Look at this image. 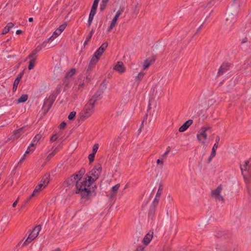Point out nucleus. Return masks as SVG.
Here are the masks:
<instances>
[{"label":"nucleus","instance_id":"obj_1","mask_svg":"<svg viewBox=\"0 0 251 251\" xmlns=\"http://www.w3.org/2000/svg\"><path fill=\"white\" fill-rule=\"evenodd\" d=\"M77 176L74 174L67 178L64 183L67 187L71 185L75 186V194H79L82 199L89 200L96 195L95 190L93 188L91 190L86 187V179L81 180L77 178Z\"/></svg>","mask_w":251,"mask_h":251},{"label":"nucleus","instance_id":"obj_2","mask_svg":"<svg viewBox=\"0 0 251 251\" xmlns=\"http://www.w3.org/2000/svg\"><path fill=\"white\" fill-rule=\"evenodd\" d=\"M102 171V168L100 164H98L95 166L94 168L89 172V174H86L85 175L84 179H86V187L87 188H90L92 190L93 188L95 190V188H97V186L95 185L94 187H90L91 185L97 180L100 176Z\"/></svg>","mask_w":251,"mask_h":251},{"label":"nucleus","instance_id":"obj_3","mask_svg":"<svg viewBox=\"0 0 251 251\" xmlns=\"http://www.w3.org/2000/svg\"><path fill=\"white\" fill-rule=\"evenodd\" d=\"M60 88L57 87L56 89L55 92L52 93L48 99L44 100V105L42 108L44 110L43 113L44 115L46 114L50 109L57 95L60 93Z\"/></svg>","mask_w":251,"mask_h":251},{"label":"nucleus","instance_id":"obj_4","mask_svg":"<svg viewBox=\"0 0 251 251\" xmlns=\"http://www.w3.org/2000/svg\"><path fill=\"white\" fill-rule=\"evenodd\" d=\"M94 106L88 101L80 113V120L83 121L89 117L94 112Z\"/></svg>","mask_w":251,"mask_h":251},{"label":"nucleus","instance_id":"obj_5","mask_svg":"<svg viewBox=\"0 0 251 251\" xmlns=\"http://www.w3.org/2000/svg\"><path fill=\"white\" fill-rule=\"evenodd\" d=\"M48 177L49 176H46L45 178H43L41 180V183L35 187L34 190L32 192V197L38 195L39 192L47 186L49 182Z\"/></svg>","mask_w":251,"mask_h":251},{"label":"nucleus","instance_id":"obj_6","mask_svg":"<svg viewBox=\"0 0 251 251\" xmlns=\"http://www.w3.org/2000/svg\"><path fill=\"white\" fill-rule=\"evenodd\" d=\"M108 46V43L107 42L103 43L100 47L95 52L93 55L92 62L98 61L100 57L102 54L104 50L107 48Z\"/></svg>","mask_w":251,"mask_h":251},{"label":"nucleus","instance_id":"obj_7","mask_svg":"<svg viewBox=\"0 0 251 251\" xmlns=\"http://www.w3.org/2000/svg\"><path fill=\"white\" fill-rule=\"evenodd\" d=\"M240 169L242 174H243L244 171H246L249 175H251V158L246 161L245 164L241 165Z\"/></svg>","mask_w":251,"mask_h":251},{"label":"nucleus","instance_id":"obj_8","mask_svg":"<svg viewBox=\"0 0 251 251\" xmlns=\"http://www.w3.org/2000/svg\"><path fill=\"white\" fill-rule=\"evenodd\" d=\"M93 59V57H92L90 62H89L88 68L86 70L87 75L86 76V79L87 80H88V81H90L92 79V76H91V75H90L91 72L92 70H93V69L94 68V67H95V66L96 65V64H97V63L98 62V61H95L94 62H92Z\"/></svg>","mask_w":251,"mask_h":251},{"label":"nucleus","instance_id":"obj_9","mask_svg":"<svg viewBox=\"0 0 251 251\" xmlns=\"http://www.w3.org/2000/svg\"><path fill=\"white\" fill-rule=\"evenodd\" d=\"M103 93L102 92V90H98L94 95L91 98V99L89 100V102H91V103L95 105L96 102L100 100L102 98V94Z\"/></svg>","mask_w":251,"mask_h":251},{"label":"nucleus","instance_id":"obj_10","mask_svg":"<svg viewBox=\"0 0 251 251\" xmlns=\"http://www.w3.org/2000/svg\"><path fill=\"white\" fill-rule=\"evenodd\" d=\"M229 68V64L227 62L223 63L220 67L218 75H222L225 72H226Z\"/></svg>","mask_w":251,"mask_h":251},{"label":"nucleus","instance_id":"obj_11","mask_svg":"<svg viewBox=\"0 0 251 251\" xmlns=\"http://www.w3.org/2000/svg\"><path fill=\"white\" fill-rule=\"evenodd\" d=\"M155 58L154 56L151 57H149V58L146 59L144 61V63L143 66V69L145 70V69H147L148 68H149L151 65V64H152L153 63H154L155 62Z\"/></svg>","mask_w":251,"mask_h":251},{"label":"nucleus","instance_id":"obj_12","mask_svg":"<svg viewBox=\"0 0 251 251\" xmlns=\"http://www.w3.org/2000/svg\"><path fill=\"white\" fill-rule=\"evenodd\" d=\"M193 121L192 120H188L185 122L179 128V132H184L188 129V128L193 124Z\"/></svg>","mask_w":251,"mask_h":251},{"label":"nucleus","instance_id":"obj_13","mask_svg":"<svg viewBox=\"0 0 251 251\" xmlns=\"http://www.w3.org/2000/svg\"><path fill=\"white\" fill-rule=\"evenodd\" d=\"M23 128H20L14 131L13 134L8 139L10 140H17L19 139L21 136V132L23 131Z\"/></svg>","mask_w":251,"mask_h":251},{"label":"nucleus","instance_id":"obj_14","mask_svg":"<svg viewBox=\"0 0 251 251\" xmlns=\"http://www.w3.org/2000/svg\"><path fill=\"white\" fill-rule=\"evenodd\" d=\"M97 9L96 8L91 7L87 23V25L88 27H90L92 24V22L93 20L94 17L96 13Z\"/></svg>","mask_w":251,"mask_h":251},{"label":"nucleus","instance_id":"obj_15","mask_svg":"<svg viewBox=\"0 0 251 251\" xmlns=\"http://www.w3.org/2000/svg\"><path fill=\"white\" fill-rule=\"evenodd\" d=\"M41 230V225H38L32 228V240L35 239L39 235Z\"/></svg>","mask_w":251,"mask_h":251},{"label":"nucleus","instance_id":"obj_16","mask_svg":"<svg viewBox=\"0 0 251 251\" xmlns=\"http://www.w3.org/2000/svg\"><path fill=\"white\" fill-rule=\"evenodd\" d=\"M114 69L120 73H123L125 72V68L122 62L119 61L114 67Z\"/></svg>","mask_w":251,"mask_h":251},{"label":"nucleus","instance_id":"obj_17","mask_svg":"<svg viewBox=\"0 0 251 251\" xmlns=\"http://www.w3.org/2000/svg\"><path fill=\"white\" fill-rule=\"evenodd\" d=\"M222 190V185H219L216 189L212 190L211 196L214 198H216L217 197H218L220 195Z\"/></svg>","mask_w":251,"mask_h":251},{"label":"nucleus","instance_id":"obj_18","mask_svg":"<svg viewBox=\"0 0 251 251\" xmlns=\"http://www.w3.org/2000/svg\"><path fill=\"white\" fill-rule=\"evenodd\" d=\"M152 234L153 232L151 234L149 232L145 235L143 240V243L144 245L147 246L150 243L153 237Z\"/></svg>","mask_w":251,"mask_h":251},{"label":"nucleus","instance_id":"obj_19","mask_svg":"<svg viewBox=\"0 0 251 251\" xmlns=\"http://www.w3.org/2000/svg\"><path fill=\"white\" fill-rule=\"evenodd\" d=\"M120 187V184H117L113 186L111 188L110 193L109 194L110 198H112L116 196V194Z\"/></svg>","mask_w":251,"mask_h":251},{"label":"nucleus","instance_id":"obj_20","mask_svg":"<svg viewBox=\"0 0 251 251\" xmlns=\"http://www.w3.org/2000/svg\"><path fill=\"white\" fill-rule=\"evenodd\" d=\"M234 16L233 15H228L226 19V25L231 26L234 23Z\"/></svg>","mask_w":251,"mask_h":251},{"label":"nucleus","instance_id":"obj_21","mask_svg":"<svg viewBox=\"0 0 251 251\" xmlns=\"http://www.w3.org/2000/svg\"><path fill=\"white\" fill-rule=\"evenodd\" d=\"M157 206L151 204L150 206L148 216L150 218L152 219L154 217Z\"/></svg>","mask_w":251,"mask_h":251},{"label":"nucleus","instance_id":"obj_22","mask_svg":"<svg viewBox=\"0 0 251 251\" xmlns=\"http://www.w3.org/2000/svg\"><path fill=\"white\" fill-rule=\"evenodd\" d=\"M76 72V70L75 68H72L69 72H68L65 75V80L64 83H66L67 80L72 77Z\"/></svg>","mask_w":251,"mask_h":251},{"label":"nucleus","instance_id":"obj_23","mask_svg":"<svg viewBox=\"0 0 251 251\" xmlns=\"http://www.w3.org/2000/svg\"><path fill=\"white\" fill-rule=\"evenodd\" d=\"M86 170L85 169L82 168L80 169V170L77 172L76 173L74 174L75 175H76L77 176V178L81 179V180H84V178H83V176L85 175Z\"/></svg>","mask_w":251,"mask_h":251},{"label":"nucleus","instance_id":"obj_24","mask_svg":"<svg viewBox=\"0 0 251 251\" xmlns=\"http://www.w3.org/2000/svg\"><path fill=\"white\" fill-rule=\"evenodd\" d=\"M31 147V143L29 145L26 151L25 152V154L23 155L22 157L20 159L18 163H17V166H20L21 164L23 163L24 160L25 159V155L26 153H28L30 152L31 150L30 148Z\"/></svg>","mask_w":251,"mask_h":251},{"label":"nucleus","instance_id":"obj_25","mask_svg":"<svg viewBox=\"0 0 251 251\" xmlns=\"http://www.w3.org/2000/svg\"><path fill=\"white\" fill-rule=\"evenodd\" d=\"M14 26V24L12 23H9L2 30V34H5L8 33L10 30Z\"/></svg>","mask_w":251,"mask_h":251},{"label":"nucleus","instance_id":"obj_26","mask_svg":"<svg viewBox=\"0 0 251 251\" xmlns=\"http://www.w3.org/2000/svg\"><path fill=\"white\" fill-rule=\"evenodd\" d=\"M118 18L115 16L113 18L109 27L107 29L108 32H110L111 29L115 26Z\"/></svg>","mask_w":251,"mask_h":251},{"label":"nucleus","instance_id":"obj_27","mask_svg":"<svg viewBox=\"0 0 251 251\" xmlns=\"http://www.w3.org/2000/svg\"><path fill=\"white\" fill-rule=\"evenodd\" d=\"M42 137V135L40 134H37L34 137V138L32 139V151L34 150V142H36V143L35 144H36L40 140V139H41V138Z\"/></svg>","mask_w":251,"mask_h":251},{"label":"nucleus","instance_id":"obj_28","mask_svg":"<svg viewBox=\"0 0 251 251\" xmlns=\"http://www.w3.org/2000/svg\"><path fill=\"white\" fill-rule=\"evenodd\" d=\"M94 29H92L90 32L89 34L88 35V36L86 38V40L83 44L84 47H85L86 45H87L88 42H89L90 40H91L92 36L93 34H94Z\"/></svg>","mask_w":251,"mask_h":251},{"label":"nucleus","instance_id":"obj_29","mask_svg":"<svg viewBox=\"0 0 251 251\" xmlns=\"http://www.w3.org/2000/svg\"><path fill=\"white\" fill-rule=\"evenodd\" d=\"M27 98L28 96L27 95L23 94L17 100V103H20L25 102L27 100Z\"/></svg>","mask_w":251,"mask_h":251},{"label":"nucleus","instance_id":"obj_30","mask_svg":"<svg viewBox=\"0 0 251 251\" xmlns=\"http://www.w3.org/2000/svg\"><path fill=\"white\" fill-rule=\"evenodd\" d=\"M31 242V232L28 235V237L26 239V240L24 242V243L22 244V246H26L28 245L29 243Z\"/></svg>","mask_w":251,"mask_h":251},{"label":"nucleus","instance_id":"obj_31","mask_svg":"<svg viewBox=\"0 0 251 251\" xmlns=\"http://www.w3.org/2000/svg\"><path fill=\"white\" fill-rule=\"evenodd\" d=\"M145 74L144 73L141 72H140L138 75L135 77V80L136 81H140L143 78Z\"/></svg>","mask_w":251,"mask_h":251},{"label":"nucleus","instance_id":"obj_32","mask_svg":"<svg viewBox=\"0 0 251 251\" xmlns=\"http://www.w3.org/2000/svg\"><path fill=\"white\" fill-rule=\"evenodd\" d=\"M106 84L105 83V80H104L100 84L99 90H102V92L103 93L104 91L106 89Z\"/></svg>","mask_w":251,"mask_h":251},{"label":"nucleus","instance_id":"obj_33","mask_svg":"<svg viewBox=\"0 0 251 251\" xmlns=\"http://www.w3.org/2000/svg\"><path fill=\"white\" fill-rule=\"evenodd\" d=\"M125 7L124 6H120L119 10L117 12L116 14L115 15V17H117L118 18L123 13V12L124 11Z\"/></svg>","mask_w":251,"mask_h":251},{"label":"nucleus","instance_id":"obj_34","mask_svg":"<svg viewBox=\"0 0 251 251\" xmlns=\"http://www.w3.org/2000/svg\"><path fill=\"white\" fill-rule=\"evenodd\" d=\"M20 81L18 80V79H15L13 83V91L14 92L16 91L17 90L18 86L19 84Z\"/></svg>","mask_w":251,"mask_h":251},{"label":"nucleus","instance_id":"obj_35","mask_svg":"<svg viewBox=\"0 0 251 251\" xmlns=\"http://www.w3.org/2000/svg\"><path fill=\"white\" fill-rule=\"evenodd\" d=\"M75 115H76V112L75 111L71 112L68 116V119L69 120H74L75 119Z\"/></svg>","mask_w":251,"mask_h":251},{"label":"nucleus","instance_id":"obj_36","mask_svg":"<svg viewBox=\"0 0 251 251\" xmlns=\"http://www.w3.org/2000/svg\"><path fill=\"white\" fill-rule=\"evenodd\" d=\"M155 95L157 96L158 98L161 97L163 96V93L161 88L156 90Z\"/></svg>","mask_w":251,"mask_h":251},{"label":"nucleus","instance_id":"obj_37","mask_svg":"<svg viewBox=\"0 0 251 251\" xmlns=\"http://www.w3.org/2000/svg\"><path fill=\"white\" fill-rule=\"evenodd\" d=\"M220 140V138L219 136H217L216 140H215V143L214 144L213 148H214L216 149H217L218 148V145L219 143Z\"/></svg>","mask_w":251,"mask_h":251},{"label":"nucleus","instance_id":"obj_38","mask_svg":"<svg viewBox=\"0 0 251 251\" xmlns=\"http://www.w3.org/2000/svg\"><path fill=\"white\" fill-rule=\"evenodd\" d=\"M200 134H201V136H202L205 139H206L207 138V134L206 133V131L202 130V129H201L200 131H199Z\"/></svg>","mask_w":251,"mask_h":251},{"label":"nucleus","instance_id":"obj_39","mask_svg":"<svg viewBox=\"0 0 251 251\" xmlns=\"http://www.w3.org/2000/svg\"><path fill=\"white\" fill-rule=\"evenodd\" d=\"M67 26V23L65 22L63 24L60 25L57 29L59 30L61 32H62L66 28Z\"/></svg>","mask_w":251,"mask_h":251},{"label":"nucleus","instance_id":"obj_40","mask_svg":"<svg viewBox=\"0 0 251 251\" xmlns=\"http://www.w3.org/2000/svg\"><path fill=\"white\" fill-rule=\"evenodd\" d=\"M42 49V47L41 46H38L37 48L32 50V52H33L34 56H36V53L40 51Z\"/></svg>","mask_w":251,"mask_h":251},{"label":"nucleus","instance_id":"obj_41","mask_svg":"<svg viewBox=\"0 0 251 251\" xmlns=\"http://www.w3.org/2000/svg\"><path fill=\"white\" fill-rule=\"evenodd\" d=\"M98 148H99V144H95L93 146V151H92V153H94V154H96V153L97 152V151L98 150Z\"/></svg>","mask_w":251,"mask_h":251},{"label":"nucleus","instance_id":"obj_42","mask_svg":"<svg viewBox=\"0 0 251 251\" xmlns=\"http://www.w3.org/2000/svg\"><path fill=\"white\" fill-rule=\"evenodd\" d=\"M95 154L94 153H91L88 156V159L90 163L94 161L95 159Z\"/></svg>","mask_w":251,"mask_h":251},{"label":"nucleus","instance_id":"obj_43","mask_svg":"<svg viewBox=\"0 0 251 251\" xmlns=\"http://www.w3.org/2000/svg\"><path fill=\"white\" fill-rule=\"evenodd\" d=\"M162 191V185L161 184H159V188H158L157 192L156 194V197H158V198L160 197V196L161 194Z\"/></svg>","mask_w":251,"mask_h":251},{"label":"nucleus","instance_id":"obj_44","mask_svg":"<svg viewBox=\"0 0 251 251\" xmlns=\"http://www.w3.org/2000/svg\"><path fill=\"white\" fill-rule=\"evenodd\" d=\"M159 198L156 197V196H155L154 200L152 201V205L157 206L158 201H159Z\"/></svg>","mask_w":251,"mask_h":251},{"label":"nucleus","instance_id":"obj_45","mask_svg":"<svg viewBox=\"0 0 251 251\" xmlns=\"http://www.w3.org/2000/svg\"><path fill=\"white\" fill-rule=\"evenodd\" d=\"M106 5H107L106 3H103L101 2L100 4V11H103L105 9Z\"/></svg>","mask_w":251,"mask_h":251},{"label":"nucleus","instance_id":"obj_46","mask_svg":"<svg viewBox=\"0 0 251 251\" xmlns=\"http://www.w3.org/2000/svg\"><path fill=\"white\" fill-rule=\"evenodd\" d=\"M37 56H34L33 52H32V69L34 68L36 64V59Z\"/></svg>","mask_w":251,"mask_h":251},{"label":"nucleus","instance_id":"obj_47","mask_svg":"<svg viewBox=\"0 0 251 251\" xmlns=\"http://www.w3.org/2000/svg\"><path fill=\"white\" fill-rule=\"evenodd\" d=\"M99 1L100 0H94L92 7L97 9Z\"/></svg>","mask_w":251,"mask_h":251},{"label":"nucleus","instance_id":"obj_48","mask_svg":"<svg viewBox=\"0 0 251 251\" xmlns=\"http://www.w3.org/2000/svg\"><path fill=\"white\" fill-rule=\"evenodd\" d=\"M61 33V32L57 29V28L54 31V32L53 33V34L54 35V37H57Z\"/></svg>","mask_w":251,"mask_h":251},{"label":"nucleus","instance_id":"obj_49","mask_svg":"<svg viewBox=\"0 0 251 251\" xmlns=\"http://www.w3.org/2000/svg\"><path fill=\"white\" fill-rule=\"evenodd\" d=\"M216 150L217 149H215L214 148H212V151L210 155L214 157L216 155Z\"/></svg>","mask_w":251,"mask_h":251},{"label":"nucleus","instance_id":"obj_50","mask_svg":"<svg viewBox=\"0 0 251 251\" xmlns=\"http://www.w3.org/2000/svg\"><path fill=\"white\" fill-rule=\"evenodd\" d=\"M66 126V123L65 122H62L59 125L60 129H63Z\"/></svg>","mask_w":251,"mask_h":251},{"label":"nucleus","instance_id":"obj_51","mask_svg":"<svg viewBox=\"0 0 251 251\" xmlns=\"http://www.w3.org/2000/svg\"><path fill=\"white\" fill-rule=\"evenodd\" d=\"M54 155V153H52V152H51L48 155V156H47V157L46 158V160L47 161L50 160Z\"/></svg>","mask_w":251,"mask_h":251},{"label":"nucleus","instance_id":"obj_52","mask_svg":"<svg viewBox=\"0 0 251 251\" xmlns=\"http://www.w3.org/2000/svg\"><path fill=\"white\" fill-rule=\"evenodd\" d=\"M57 135L56 134H54L51 136V137L50 138V141L52 142H54V141H56L57 140Z\"/></svg>","mask_w":251,"mask_h":251},{"label":"nucleus","instance_id":"obj_53","mask_svg":"<svg viewBox=\"0 0 251 251\" xmlns=\"http://www.w3.org/2000/svg\"><path fill=\"white\" fill-rule=\"evenodd\" d=\"M23 75V72H21L18 75L16 79H18V80L19 81H20V80L22 78Z\"/></svg>","mask_w":251,"mask_h":251},{"label":"nucleus","instance_id":"obj_54","mask_svg":"<svg viewBox=\"0 0 251 251\" xmlns=\"http://www.w3.org/2000/svg\"><path fill=\"white\" fill-rule=\"evenodd\" d=\"M156 163H157V164L158 165H160L161 168H162L163 165V160L157 159V161H156Z\"/></svg>","mask_w":251,"mask_h":251},{"label":"nucleus","instance_id":"obj_55","mask_svg":"<svg viewBox=\"0 0 251 251\" xmlns=\"http://www.w3.org/2000/svg\"><path fill=\"white\" fill-rule=\"evenodd\" d=\"M215 199L216 200H219L220 201H224V199L223 197L221 196L220 195L218 197H217Z\"/></svg>","mask_w":251,"mask_h":251},{"label":"nucleus","instance_id":"obj_56","mask_svg":"<svg viewBox=\"0 0 251 251\" xmlns=\"http://www.w3.org/2000/svg\"><path fill=\"white\" fill-rule=\"evenodd\" d=\"M241 41V44H244L249 42V39L247 37H245V38H243Z\"/></svg>","mask_w":251,"mask_h":251},{"label":"nucleus","instance_id":"obj_57","mask_svg":"<svg viewBox=\"0 0 251 251\" xmlns=\"http://www.w3.org/2000/svg\"><path fill=\"white\" fill-rule=\"evenodd\" d=\"M168 154V151H165V152L162 155V160L166 159Z\"/></svg>","mask_w":251,"mask_h":251},{"label":"nucleus","instance_id":"obj_58","mask_svg":"<svg viewBox=\"0 0 251 251\" xmlns=\"http://www.w3.org/2000/svg\"><path fill=\"white\" fill-rule=\"evenodd\" d=\"M55 38H56V37H54V35L52 34V35L48 39V42L53 41Z\"/></svg>","mask_w":251,"mask_h":251},{"label":"nucleus","instance_id":"obj_59","mask_svg":"<svg viewBox=\"0 0 251 251\" xmlns=\"http://www.w3.org/2000/svg\"><path fill=\"white\" fill-rule=\"evenodd\" d=\"M55 38H56V37H54V35L52 34V35L48 39V42L53 41Z\"/></svg>","mask_w":251,"mask_h":251},{"label":"nucleus","instance_id":"obj_60","mask_svg":"<svg viewBox=\"0 0 251 251\" xmlns=\"http://www.w3.org/2000/svg\"><path fill=\"white\" fill-rule=\"evenodd\" d=\"M211 128V127L210 126H202L201 127V129H202V130L206 131H208V130L210 129Z\"/></svg>","mask_w":251,"mask_h":251},{"label":"nucleus","instance_id":"obj_61","mask_svg":"<svg viewBox=\"0 0 251 251\" xmlns=\"http://www.w3.org/2000/svg\"><path fill=\"white\" fill-rule=\"evenodd\" d=\"M148 115L147 113V114H146V115L144 117L143 120V121L142 122L141 126L143 125V124H144V122L147 120V119L148 118Z\"/></svg>","mask_w":251,"mask_h":251},{"label":"nucleus","instance_id":"obj_62","mask_svg":"<svg viewBox=\"0 0 251 251\" xmlns=\"http://www.w3.org/2000/svg\"><path fill=\"white\" fill-rule=\"evenodd\" d=\"M144 248L143 246H140L137 248L136 251H143L144 250Z\"/></svg>","mask_w":251,"mask_h":251},{"label":"nucleus","instance_id":"obj_63","mask_svg":"<svg viewBox=\"0 0 251 251\" xmlns=\"http://www.w3.org/2000/svg\"><path fill=\"white\" fill-rule=\"evenodd\" d=\"M120 139H121V137H118L117 139H116L115 140V141H114V142L113 143V145L114 146H115V145H116V143H117V142H118L120 140Z\"/></svg>","mask_w":251,"mask_h":251},{"label":"nucleus","instance_id":"obj_64","mask_svg":"<svg viewBox=\"0 0 251 251\" xmlns=\"http://www.w3.org/2000/svg\"><path fill=\"white\" fill-rule=\"evenodd\" d=\"M18 201H19V199L18 198V199H17V200H16V201L13 202V204H12V206H13V207H16V205H17V203H18Z\"/></svg>","mask_w":251,"mask_h":251}]
</instances>
